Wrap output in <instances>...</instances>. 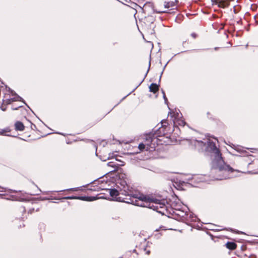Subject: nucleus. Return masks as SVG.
Masks as SVG:
<instances>
[{"label":"nucleus","instance_id":"obj_24","mask_svg":"<svg viewBox=\"0 0 258 258\" xmlns=\"http://www.w3.org/2000/svg\"><path fill=\"white\" fill-rule=\"evenodd\" d=\"M166 11H158V12H157V13H165Z\"/></svg>","mask_w":258,"mask_h":258},{"label":"nucleus","instance_id":"obj_18","mask_svg":"<svg viewBox=\"0 0 258 258\" xmlns=\"http://www.w3.org/2000/svg\"><path fill=\"white\" fill-rule=\"evenodd\" d=\"M163 97H164V100H165V102L166 103V102L167 101V98L165 96V94L164 93V92H163Z\"/></svg>","mask_w":258,"mask_h":258},{"label":"nucleus","instance_id":"obj_10","mask_svg":"<svg viewBox=\"0 0 258 258\" xmlns=\"http://www.w3.org/2000/svg\"><path fill=\"white\" fill-rule=\"evenodd\" d=\"M187 218L190 219L192 221H196L197 217L192 213L187 214Z\"/></svg>","mask_w":258,"mask_h":258},{"label":"nucleus","instance_id":"obj_3","mask_svg":"<svg viewBox=\"0 0 258 258\" xmlns=\"http://www.w3.org/2000/svg\"><path fill=\"white\" fill-rule=\"evenodd\" d=\"M62 199L67 200H74L78 199L86 201H93L96 199L95 197H77V196H69L65 197L62 198Z\"/></svg>","mask_w":258,"mask_h":258},{"label":"nucleus","instance_id":"obj_13","mask_svg":"<svg viewBox=\"0 0 258 258\" xmlns=\"http://www.w3.org/2000/svg\"><path fill=\"white\" fill-rule=\"evenodd\" d=\"M79 189V187H75V188H71L67 189H64L60 190V191H77Z\"/></svg>","mask_w":258,"mask_h":258},{"label":"nucleus","instance_id":"obj_1","mask_svg":"<svg viewBox=\"0 0 258 258\" xmlns=\"http://www.w3.org/2000/svg\"><path fill=\"white\" fill-rule=\"evenodd\" d=\"M124 176L125 175L119 176V179L116 183V188L109 189V194L113 200L122 201L118 197L119 195L129 196V201H126V203L139 207H148L164 214V211L166 210L165 200H161L144 195L133 194L130 186L123 179Z\"/></svg>","mask_w":258,"mask_h":258},{"label":"nucleus","instance_id":"obj_30","mask_svg":"<svg viewBox=\"0 0 258 258\" xmlns=\"http://www.w3.org/2000/svg\"><path fill=\"white\" fill-rule=\"evenodd\" d=\"M235 7V6H234V8ZM234 12L235 13H236V10L234 8Z\"/></svg>","mask_w":258,"mask_h":258},{"label":"nucleus","instance_id":"obj_11","mask_svg":"<svg viewBox=\"0 0 258 258\" xmlns=\"http://www.w3.org/2000/svg\"><path fill=\"white\" fill-rule=\"evenodd\" d=\"M107 166L111 167L113 168V170L111 171H115L117 169V165L115 164L113 162H109L107 163Z\"/></svg>","mask_w":258,"mask_h":258},{"label":"nucleus","instance_id":"obj_22","mask_svg":"<svg viewBox=\"0 0 258 258\" xmlns=\"http://www.w3.org/2000/svg\"><path fill=\"white\" fill-rule=\"evenodd\" d=\"M231 231H235V232H236L237 233H242V234H244V233L243 232H241V231H234L233 230L231 229Z\"/></svg>","mask_w":258,"mask_h":258},{"label":"nucleus","instance_id":"obj_21","mask_svg":"<svg viewBox=\"0 0 258 258\" xmlns=\"http://www.w3.org/2000/svg\"><path fill=\"white\" fill-rule=\"evenodd\" d=\"M166 66V64L164 66V68H163V71H162V73H161V75H160V77H159V81H160V80H161L162 75V74H163V71H164V70L165 69V68Z\"/></svg>","mask_w":258,"mask_h":258},{"label":"nucleus","instance_id":"obj_19","mask_svg":"<svg viewBox=\"0 0 258 258\" xmlns=\"http://www.w3.org/2000/svg\"><path fill=\"white\" fill-rule=\"evenodd\" d=\"M122 3H124V2L128 3L130 1V0H119Z\"/></svg>","mask_w":258,"mask_h":258},{"label":"nucleus","instance_id":"obj_14","mask_svg":"<svg viewBox=\"0 0 258 258\" xmlns=\"http://www.w3.org/2000/svg\"><path fill=\"white\" fill-rule=\"evenodd\" d=\"M139 149L140 150H143L144 149H146V145L144 144V143H141L139 144Z\"/></svg>","mask_w":258,"mask_h":258},{"label":"nucleus","instance_id":"obj_33","mask_svg":"<svg viewBox=\"0 0 258 258\" xmlns=\"http://www.w3.org/2000/svg\"><path fill=\"white\" fill-rule=\"evenodd\" d=\"M256 174H258V172H255Z\"/></svg>","mask_w":258,"mask_h":258},{"label":"nucleus","instance_id":"obj_25","mask_svg":"<svg viewBox=\"0 0 258 258\" xmlns=\"http://www.w3.org/2000/svg\"><path fill=\"white\" fill-rule=\"evenodd\" d=\"M150 252V250H147L146 252V254H149Z\"/></svg>","mask_w":258,"mask_h":258},{"label":"nucleus","instance_id":"obj_2","mask_svg":"<svg viewBox=\"0 0 258 258\" xmlns=\"http://www.w3.org/2000/svg\"><path fill=\"white\" fill-rule=\"evenodd\" d=\"M192 143L199 150H203V148L207 145V150L211 152L212 160L211 175L215 179L223 180L237 176L239 171L234 170L225 163L219 150L213 142L208 141L206 143L202 141L194 140Z\"/></svg>","mask_w":258,"mask_h":258},{"label":"nucleus","instance_id":"obj_28","mask_svg":"<svg viewBox=\"0 0 258 258\" xmlns=\"http://www.w3.org/2000/svg\"><path fill=\"white\" fill-rule=\"evenodd\" d=\"M120 162H121V164H120L119 165H120V166H123V165H124V164L122 163H123V162H122V161H120Z\"/></svg>","mask_w":258,"mask_h":258},{"label":"nucleus","instance_id":"obj_23","mask_svg":"<svg viewBox=\"0 0 258 258\" xmlns=\"http://www.w3.org/2000/svg\"><path fill=\"white\" fill-rule=\"evenodd\" d=\"M1 109L3 110V111H5L6 110V107H4L3 106H2L1 107Z\"/></svg>","mask_w":258,"mask_h":258},{"label":"nucleus","instance_id":"obj_29","mask_svg":"<svg viewBox=\"0 0 258 258\" xmlns=\"http://www.w3.org/2000/svg\"><path fill=\"white\" fill-rule=\"evenodd\" d=\"M48 199L46 198H43L42 199V200H48Z\"/></svg>","mask_w":258,"mask_h":258},{"label":"nucleus","instance_id":"obj_8","mask_svg":"<svg viewBox=\"0 0 258 258\" xmlns=\"http://www.w3.org/2000/svg\"><path fill=\"white\" fill-rule=\"evenodd\" d=\"M150 91L155 93L159 90V85L155 83H152L149 87Z\"/></svg>","mask_w":258,"mask_h":258},{"label":"nucleus","instance_id":"obj_15","mask_svg":"<svg viewBox=\"0 0 258 258\" xmlns=\"http://www.w3.org/2000/svg\"><path fill=\"white\" fill-rule=\"evenodd\" d=\"M22 106V105H20V104H19V105H12V109H13V110H17L19 108L21 107Z\"/></svg>","mask_w":258,"mask_h":258},{"label":"nucleus","instance_id":"obj_12","mask_svg":"<svg viewBox=\"0 0 258 258\" xmlns=\"http://www.w3.org/2000/svg\"><path fill=\"white\" fill-rule=\"evenodd\" d=\"M177 213H176V214L179 215L180 216L183 217L184 215L187 216V214L186 212H184L183 211L180 210H176Z\"/></svg>","mask_w":258,"mask_h":258},{"label":"nucleus","instance_id":"obj_5","mask_svg":"<svg viewBox=\"0 0 258 258\" xmlns=\"http://www.w3.org/2000/svg\"><path fill=\"white\" fill-rule=\"evenodd\" d=\"M153 141L152 138L150 136H147L146 138L145 143H144L146 145V150H149L150 148L154 149L155 146L154 145L152 146V142Z\"/></svg>","mask_w":258,"mask_h":258},{"label":"nucleus","instance_id":"obj_27","mask_svg":"<svg viewBox=\"0 0 258 258\" xmlns=\"http://www.w3.org/2000/svg\"><path fill=\"white\" fill-rule=\"evenodd\" d=\"M179 117V115L178 113H177V116L175 117L176 118H178Z\"/></svg>","mask_w":258,"mask_h":258},{"label":"nucleus","instance_id":"obj_7","mask_svg":"<svg viewBox=\"0 0 258 258\" xmlns=\"http://www.w3.org/2000/svg\"><path fill=\"white\" fill-rule=\"evenodd\" d=\"M15 129L17 131H23L24 130V124L20 121H17L15 124Z\"/></svg>","mask_w":258,"mask_h":258},{"label":"nucleus","instance_id":"obj_20","mask_svg":"<svg viewBox=\"0 0 258 258\" xmlns=\"http://www.w3.org/2000/svg\"><path fill=\"white\" fill-rule=\"evenodd\" d=\"M191 36L193 38H195L197 37V34H196V33H191Z\"/></svg>","mask_w":258,"mask_h":258},{"label":"nucleus","instance_id":"obj_16","mask_svg":"<svg viewBox=\"0 0 258 258\" xmlns=\"http://www.w3.org/2000/svg\"><path fill=\"white\" fill-rule=\"evenodd\" d=\"M178 123L179 125L183 126H184L185 122L183 120H179V122Z\"/></svg>","mask_w":258,"mask_h":258},{"label":"nucleus","instance_id":"obj_17","mask_svg":"<svg viewBox=\"0 0 258 258\" xmlns=\"http://www.w3.org/2000/svg\"><path fill=\"white\" fill-rule=\"evenodd\" d=\"M9 92L12 94V95H15L16 94L13 92V91L10 88H9L8 90Z\"/></svg>","mask_w":258,"mask_h":258},{"label":"nucleus","instance_id":"obj_6","mask_svg":"<svg viewBox=\"0 0 258 258\" xmlns=\"http://www.w3.org/2000/svg\"><path fill=\"white\" fill-rule=\"evenodd\" d=\"M178 3L177 0H175V2H164V8H174L176 6V3Z\"/></svg>","mask_w":258,"mask_h":258},{"label":"nucleus","instance_id":"obj_26","mask_svg":"<svg viewBox=\"0 0 258 258\" xmlns=\"http://www.w3.org/2000/svg\"><path fill=\"white\" fill-rule=\"evenodd\" d=\"M249 258H255V256L251 255L249 257Z\"/></svg>","mask_w":258,"mask_h":258},{"label":"nucleus","instance_id":"obj_9","mask_svg":"<svg viewBox=\"0 0 258 258\" xmlns=\"http://www.w3.org/2000/svg\"><path fill=\"white\" fill-rule=\"evenodd\" d=\"M226 245L227 248L231 250H233L236 247V244L232 242H227Z\"/></svg>","mask_w":258,"mask_h":258},{"label":"nucleus","instance_id":"obj_4","mask_svg":"<svg viewBox=\"0 0 258 258\" xmlns=\"http://www.w3.org/2000/svg\"><path fill=\"white\" fill-rule=\"evenodd\" d=\"M22 100V98L18 95H16V96L14 98H7L6 94H5L3 99V104H11L13 102Z\"/></svg>","mask_w":258,"mask_h":258},{"label":"nucleus","instance_id":"obj_31","mask_svg":"<svg viewBox=\"0 0 258 258\" xmlns=\"http://www.w3.org/2000/svg\"><path fill=\"white\" fill-rule=\"evenodd\" d=\"M217 49H218V48H217V47H215V50H217Z\"/></svg>","mask_w":258,"mask_h":258},{"label":"nucleus","instance_id":"obj_32","mask_svg":"<svg viewBox=\"0 0 258 258\" xmlns=\"http://www.w3.org/2000/svg\"><path fill=\"white\" fill-rule=\"evenodd\" d=\"M4 132L3 131V132L1 133V134H4Z\"/></svg>","mask_w":258,"mask_h":258}]
</instances>
